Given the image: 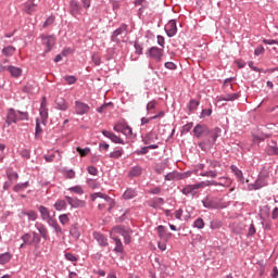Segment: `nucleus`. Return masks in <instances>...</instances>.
<instances>
[{
  "instance_id": "f257e3e1",
  "label": "nucleus",
  "mask_w": 278,
  "mask_h": 278,
  "mask_svg": "<svg viewBox=\"0 0 278 278\" xmlns=\"http://www.w3.org/2000/svg\"><path fill=\"white\" fill-rule=\"evenodd\" d=\"M113 129L114 131L123 134L124 136H126V138H136V134H134V130L127 125L126 122L115 124Z\"/></svg>"
},
{
  "instance_id": "f03ea898",
  "label": "nucleus",
  "mask_w": 278,
  "mask_h": 278,
  "mask_svg": "<svg viewBox=\"0 0 278 278\" xmlns=\"http://www.w3.org/2000/svg\"><path fill=\"white\" fill-rule=\"evenodd\" d=\"M97 199H104L105 203H108V205H109V212H112V207H114V205H116L114 200H112V198H110V195H108L105 193H101V192L92 193L91 201H97Z\"/></svg>"
},
{
  "instance_id": "7ed1b4c3",
  "label": "nucleus",
  "mask_w": 278,
  "mask_h": 278,
  "mask_svg": "<svg viewBox=\"0 0 278 278\" xmlns=\"http://www.w3.org/2000/svg\"><path fill=\"white\" fill-rule=\"evenodd\" d=\"M150 58L152 60H155L156 62H162V59L164 58V49L152 47L148 51Z\"/></svg>"
},
{
  "instance_id": "20e7f679",
  "label": "nucleus",
  "mask_w": 278,
  "mask_h": 278,
  "mask_svg": "<svg viewBox=\"0 0 278 278\" xmlns=\"http://www.w3.org/2000/svg\"><path fill=\"white\" fill-rule=\"evenodd\" d=\"M90 112V105L84 103L81 101H75V113L79 116H84V114H88Z\"/></svg>"
},
{
  "instance_id": "39448f33",
  "label": "nucleus",
  "mask_w": 278,
  "mask_h": 278,
  "mask_svg": "<svg viewBox=\"0 0 278 278\" xmlns=\"http://www.w3.org/2000/svg\"><path fill=\"white\" fill-rule=\"evenodd\" d=\"M203 188V185L201 182L195 184V185H188L187 187H185L181 192L182 194H186L188 197V194H192V197H194L197 194V190H201Z\"/></svg>"
},
{
  "instance_id": "423d86ee",
  "label": "nucleus",
  "mask_w": 278,
  "mask_h": 278,
  "mask_svg": "<svg viewBox=\"0 0 278 278\" xmlns=\"http://www.w3.org/2000/svg\"><path fill=\"white\" fill-rule=\"evenodd\" d=\"M194 136L201 138V136H210V128L206 125L198 124L193 129Z\"/></svg>"
},
{
  "instance_id": "0eeeda50",
  "label": "nucleus",
  "mask_w": 278,
  "mask_h": 278,
  "mask_svg": "<svg viewBox=\"0 0 278 278\" xmlns=\"http://www.w3.org/2000/svg\"><path fill=\"white\" fill-rule=\"evenodd\" d=\"M39 114L41 116L42 125H47V121L49 119V111L47 110V98L42 99Z\"/></svg>"
},
{
  "instance_id": "6e6552de",
  "label": "nucleus",
  "mask_w": 278,
  "mask_h": 278,
  "mask_svg": "<svg viewBox=\"0 0 278 278\" xmlns=\"http://www.w3.org/2000/svg\"><path fill=\"white\" fill-rule=\"evenodd\" d=\"M42 40V45L45 47H47L46 49V53H49V51H51V49H53V47L55 46V37L54 36H42L41 37Z\"/></svg>"
},
{
  "instance_id": "1a4fd4ad",
  "label": "nucleus",
  "mask_w": 278,
  "mask_h": 278,
  "mask_svg": "<svg viewBox=\"0 0 278 278\" xmlns=\"http://www.w3.org/2000/svg\"><path fill=\"white\" fill-rule=\"evenodd\" d=\"M165 31H166L168 38H173V36H176L177 35V22H175V20L169 21L165 25Z\"/></svg>"
},
{
  "instance_id": "9d476101",
  "label": "nucleus",
  "mask_w": 278,
  "mask_h": 278,
  "mask_svg": "<svg viewBox=\"0 0 278 278\" xmlns=\"http://www.w3.org/2000/svg\"><path fill=\"white\" fill-rule=\"evenodd\" d=\"M68 205L71 207L77 208V207H86V201L79 200L77 198H71V197H65Z\"/></svg>"
},
{
  "instance_id": "9b49d317",
  "label": "nucleus",
  "mask_w": 278,
  "mask_h": 278,
  "mask_svg": "<svg viewBox=\"0 0 278 278\" xmlns=\"http://www.w3.org/2000/svg\"><path fill=\"white\" fill-rule=\"evenodd\" d=\"M102 134L105 136V138H109V140L113 141L115 144H125V141L121 137L114 135L112 131L102 130Z\"/></svg>"
},
{
  "instance_id": "f8f14e48",
  "label": "nucleus",
  "mask_w": 278,
  "mask_h": 278,
  "mask_svg": "<svg viewBox=\"0 0 278 278\" xmlns=\"http://www.w3.org/2000/svg\"><path fill=\"white\" fill-rule=\"evenodd\" d=\"M39 213L41 216V219H43L46 223L50 224L53 220V217H51V212L47 206H39Z\"/></svg>"
},
{
  "instance_id": "ddd939ff",
  "label": "nucleus",
  "mask_w": 278,
  "mask_h": 278,
  "mask_svg": "<svg viewBox=\"0 0 278 278\" xmlns=\"http://www.w3.org/2000/svg\"><path fill=\"white\" fill-rule=\"evenodd\" d=\"M7 125H12V123H18V111L10 109L7 115Z\"/></svg>"
},
{
  "instance_id": "4468645a",
  "label": "nucleus",
  "mask_w": 278,
  "mask_h": 278,
  "mask_svg": "<svg viewBox=\"0 0 278 278\" xmlns=\"http://www.w3.org/2000/svg\"><path fill=\"white\" fill-rule=\"evenodd\" d=\"M70 12L72 16H77L78 14H81V7L79 5V2H77V0L70 1Z\"/></svg>"
},
{
  "instance_id": "2eb2a0df",
  "label": "nucleus",
  "mask_w": 278,
  "mask_h": 278,
  "mask_svg": "<svg viewBox=\"0 0 278 278\" xmlns=\"http://www.w3.org/2000/svg\"><path fill=\"white\" fill-rule=\"evenodd\" d=\"M156 231L159 233V238H162V240H168V238L173 236L163 225L157 226Z\"/></svg>"
},
{
  "instance_id": "dca6fc26",
  "label": "nucleus",
  "mask_w": 278,
  "mask_h": 278,
  "mask_svg": "<svg viewBox=\"0 0 278 278\" xmlns=\"http://www.w3.org/2000/svg\"><path fill=\"white\" fill-rule=\"evenodd\" d=\"M204 207H207V210H218V203L216 202L215 199L212 198H205L202 201Z\"/></svg>"
},
{
  "instance_id": "f3484780",
  "label": "nucleus",
  "mask_w": 278,
  "mask_h": 278,
  "mask_svg": "<svg viewBox=\"0 0 278 278\" xmlns=\"http://www.w3.org/2000/svg\"><path fill=\"white\" fill-rule=\"evenodd\" d=\"M122 34H127V25L123 24L112 34V40L113 42H118V36H122Z\"/></svg>"
},
{
  "instance_id": "a211bd4d",
  "label": "nucleus",
  "mask_w": 278,
  "mask_h": 278,
  "mask_svg": "<svg viewBox=\"0 0 278 278\" xmlns=\"http://www.w3.org/2000/svg\"><path fill=\"white\" fill-rule=\"evenodd\" d=\"M93 238L100 247H108V238L101 232H93Z\"/></svg>"
},
{
  "instance_id": "6ab92c4d",
  "label": "nucleus",
  "mask_w": 278,
  "mask_h": 278,
  "mask_svg": "<svg viewBox=\"0 0 278 278\" xmlns=\"http://www.w3.org/2000/svg\"><path fill=\"white\" fill-rule=\"evenodd\" d=\"M240 99V93H227L225 96L217 97V101H236Z\"/></svg>"
},
{
  "instance_id": "aec40b11",
  "label": "nucleus",
  "mask_w": 278,
  "mask_h": 278,
  "mask_svg": "<svg viewBox=\"0 0 278 278\" xmlns=\"http://www.w3.org/2000/svg\"><path fill=\"white\" fill-rule=\"evenodd\" d=\"M36 228L43 240H49V230L43 226V224H36Z\"/></svg>"
},
{
  "instance_id": "412c9836",
  "label": "nucleus",
  "mask_w": 278,
  "mask_h": 278,
  "mask_svg": "<svg viewBox=\"0 0 278 278\" xmlns=\"http://www.w3.org/2000/svg\"><path fill=\"white\" fill-rule=\"evenodd\" d=\"M7 71H9L11 77H21V75H23V70H21L20 67L16 66H8Z\"/></svg>"
},
{
  "instance_id": "4be33fe9",
  "label": "nucleus",
  "mask_w": 278,
  "mask_h": 278,
  "mask_svg": "<svg viewBox=\"0 0 278 278\" xmlns=\"http://www.w3.org/2000/svg\"><path fill=\"white\" fill-rule=\"evenodd\" d=\"M113 240L115 242L114 252L123 253V251H125V249L123 248V241H121V239L118 237H113Z\"/></svg>"
},
{
  "instance_id": "5701e85b",
  "label": "nucleus",
  "mask_w": 278,
  "mask_h": 278,
  "mask_svg": "<svg viewBox=\"0 0 278 278\" xmlns=\"http://www.w3.org/2000/svg\"><path fill=\"white\" fill-rule=\"evenodd\" d=\"M126 231L127 230H125V228H123L121 226L113 227L112 230H111V238L112 239L117 238L116 233H119V236H123L124 232H126Z\"/></svg>"
},
{
  "instance_id": "b1692460",
  "label": "nucleus",
  "mask_w": 278,
  "mask_h": 278,
  "mask_svg": "<svg viewBox=\"0 0 278 278\" xmlns=\"http://www.w3.org/2000/svg\"><path fill=\"white\" fill-rule=\"evenodd\" d=\"M70 235L73 237L74 240H79L81 232H79V227L76 225L72 226L70 229Z\"/></svg>"
},
{
  "instance_id": "393cba45",
  "label": "nucleus",
  "mask_w": 278,
  "mask_h": 278,
  "mask_svg": "<svg viewBox=\"0 0 278 278\" xmlns=\"http://www.w3.org/2000/svg\"><path fill=\"white\" fill-rule=\"evenodd\" d=\"M56 108H58V110H61L62 112H66V110H68V103L64 99H59L56 101Z\"/></svg>"
},
{
  "instance_id": "a878e982",
  "label": "nucleus",
  "mask_w": 278,
  "mask_h": 278,
  "mask_svg": "<svg viewBox=\"0 0 278 278\" xmlns=\"http://www.w3.org/2000/svg\"><path fill=\"white\" fill-rule=\"evenodd\" d=\"M142 175V167L135 166L129 172V177H140Z\"/></svg>"
},
{
  "instance_id": "bb28decb",
  "label": "nucleus",
  "mask_w": 278,
  "mask_h": 278,
  "mask_svg": "<svg viewBox=\"0 0 278 278\" xmlns=\"http://www.w3.org/2000/svg\"><path fill=\"white\" fill-rule=\"evenodd\" d=\"M15 51H16V48H14L13 46H9V47L3 48L2 53L7 58H10V56L14 55Z\"/></svg>"
},
{
  "instance_id": "cd10ccee",
  "label": "nucleus",
  "mask_w": 278,
  "mask_h": 278,
  "mask_svg": "<svg viewBox=\"0 0 278 278\" xmlns=\"http://www.w3.org/2000/svg\"><path fill=\"white\" fill-rule=\"evenodd\" d=\"M48 225L54 228L55 233H64L62 227L60 226V224H58V220L52 219Z\"/></svg>"
},
{
  "instance_id": "c85d7f7f",
  "label": "nucleus",
  "mask_w": 278,
  "mask_h": 278,
  "mask_svg": "<svg viewBox=\"0 0 278 278\" xmlns=\"http://www.w3.org/2000/svg\"><path fill=\"white\" fill-rule=\"evenodd\" d=\"M54 208L56 212H62V210H66V201L59 200L54 203Z\"/></svg>"
},
{
  "instance_id": "c756f323",
  "label": "nucleus",
  "mask_w": 278,
  "mask_h": 278,
  "mask_svg": "<svg viewBox=\"0 0 278 278\" xmlns=\"http://www.w3.org/2000/svg\"><path fill=\"white\" fill-rule=\"evenodd\" d=\"M26 188H29V182L26 181V182H23V184H17L13 190L14 192H23V190H26Z\"/></svg>"
},
{
  "instance_id": "7c9ffc66",
  "label": "nucleus",
  "mask_w": 278,
  "mask_h": 278,
  "mask_svg": "<svg viewBox=\"0 0 278 278\" xmlns=\"http://www.w3.org/2000/svg\"><path fill=\"white\" fill-rule=\"evenodd\" d=\"M208 136H211L212 143L214 144V142H216V139L218 138V136H220V128H215L212 131L210 130Z\"/></svg>"
},
{
  "instance_id": "2f4dec72",
  "label": "nucleus",
  "mask_w": 278,
  "mask_h": 278,
  "mask_svg": "<svg viewBox=\"0 0 278 278\" xmlns=\"http://www.w3.org/2000/svg\"><path fill=\"white\" fill-rule=\"evenodd\" d=\"M201 177H210L211 179H216L218 177V172L216 170H207L205 173L200 174Z\"/></svg>"
},
{
  "instance_id": "473e14b6",
  "label": "nucleus",
  "mask_w": 278,
  "mask_h": 278,
  "mask_svg": "<svg viewBox=\"0 0 278 278\" xmlns=\"http://www.w3.org/2000/svg\"><path fill=\"white\" fill-rule=\"evenodd\" d=\"M23 215L27 216L28 220H36L38 218V213H36V211L23 212Z\"/></svg>"
},
{
  "instance_id": "72a5a7b5",
  "label": "nucleus",
  "mask_w": 278,
  "mask_h": 278,
  "mask_svg": "<svg viewBox=\"0 0 278 278\" xmlns=\"http://www.w3.org/2000/svg\"><path fill=\"white\" fill-rule=\"evenodd\" d=\"M24 12H26V14H31L33 12H36V3L24 4Z\"/></svg>"
},
{
  "instance_id": "f704fd0d",
  "label": "nucleus",
  "mask_w": 278,
  "mask_h": 278,
  "mask_svg": "<svg viewBox=\"0 0 278 278\" xmlns=\"http://www.w3.org/2000/svg\"><path fill=\"white\" fill-rule=\"evenodd\" d=\"M10 260H12V255L10 253H3L0 255V264H8V262H10Z\"/></svg>"
},
{
  "instance_id": "c9c22d12",
  "label": "nucleus",
  "mask_w": 278,
  "mask_h": 278,
  "mask_svg": "<svg viewBox=\"0 0 278 278\" xmlns=\"http://www.w3.org/2000/svg\"><path fill=\"white\" fill-rule=\"evenodd\" d=\"M124 238L125 244H131V230L127 229L124 235H122Z\"/></svg>"
},
{
  "instance_id": "e433bc0d",
  "label": "nucleus",
  "mask_w": 278,
  "mask_h": 278,
  "mask_svg": "<svg viewBox=\"0 0 278 278\" xmlns=\"http://www.w3.org/2000/svg\"><path fill=\"white\" fill-rule=\"evenodd\" d=\"M154 170L159 175H162V173H164V170H166V163H159V164H156Z\"/></svg>"
},
{
  "instance_id": "4c0bfd02",
  "label": "nucleus",
  "mask_w": 278,
  "mask_h": 278,
  "mask_svg": "<svg viewBox=\"0 0 278 278\" xmlns=\"http://www.w3.org/2000/svg\"><path fill=\"white\" fill-rule=\"evenodd\" d=\"M68 216H71V214H62L59 216V220L61 223V225H68L71 218H68Z\"/></svg>"
},
{
  "instance_id": "58836bf2",
  "label": "nucleus",
  "mask_w": 278,
  "mask_h": 278,
  "mask_svg": "<svg viewBox=\"0 0 278 278\" xmlns=\"http://www.w3.org/2000/svg\"><path fill=\"white\" fill-rule=\"evenodd\" d=\"M219 186H223L224 188H229V186H231V179L227 178V177H222L219 178Z\"/></svg>"
},
{
  "instance_id": "ea45409f",
  "label": "nucleus",
  "mask_w": 278,
  "mask_h": 278,
  "mask_svg": "<svg viewBox=\"0 0 278 278\" xmlns=\"http://www.w3.org/2000/svg\"><path fill=\"white\" fill-rule=\"evenodd\" d=\"M76 151L77 153H79L80 157H86V155H89L90 153V148H85V149H81V148H76Z\"/></svg>"
},
{
  "instance_id": "a19ab883",
  "label": "nucleus",
  "mask_w": 278,
  "mask_h": 278,
  "mask_svg": "<svg viewBox=\"0 0 278 278\" xmlns=\"http://www.w3.org/2000/svg\"><path fill=\"white\" fill-rule=\"evenodd\" d=\"M17 121H29V113L17 111Z\"/></svg>"
},
{
  "instance_id": "79ce46f5",
  "label": "nucleus",
  "mask_w": 278,
  "mask_h": 278,
  "mask_svg": "<svg viewBox=\"0 0 278 278\" xmlns=\"http://www.w3.org/2000/svg\"><path fill=\"white\" fill-rule=\"evenodd\" d=\"M134 197H136V190L134 189H128L124 192V199H134Z\"/></svg>"
},
{
  "instance_id": "37998d69",
  "label": "nucleus",
  "mask_w": 278,
  "mask_h": 278,
  "mask_svg": "<svg viewBox=\"0 0 278 278\" xmlns=\"http://www.w3.org/2000/svg\"><path fill=\"white\" fill-rule=\"evenodd\" d=\"M220 182L215 181V180H206V181H201L202 188H207L210 186H220Z\"/></svg>"
},
{
  "instance_id": "c03bdc74",
  "label": "nucleus",
  "mask_w": 278,
  "mask_h": 278,
  "mask_svg": "<svg viewBox=\"0 0 278 278\" xmlns=\"http://www.w3.org/2000/svg\"><path fill=\"white\" fill-rule=\"evenodd\" d=\"M22 240L24 244H34L33 237L29 233H25L24 236H22Z\"/></svg>"
},
{
  "instance_id": "a18cd8bd",
  "label": "nucleus",
  "mask_w": 278,
  "mask_h": 278,
  "mask_svg": "<svg viewBox=\"0 0 278 278\" xmlns=\"http://www.w3.org/2000/svg\"><path fill=\"white\" fill-rule=\"evenodd\" d=\"M68 190L70 192H74L75 194H84V188L81 186H74Z\"/></svg>"
},
{
  "instance_id": "49530a36",
  "label": "nucleus",
  "mask_w": 278,
  "mask_h": 278,
  "mask_svg": "<svg viewBox=\"0 0 278 278\" xmlns=\"http://www.w3.org/2000/svg\"><path fill=\"white\" fill-rule=\"evenodd\" d=\"M199 108V101L197 100H190L188 109L190 110V112H194V110H197Z\"/></svg>"
},
{
  "instance_id": "de8ad7c7",
  "label": "nucleus",
  "mask_w": 278,
  "mask_h": 278,
  "mask_svg": "<svg viewBox=\"0 0 278 278\" xmlns=\"http://www.w3.org/2000/svg\"><path fill=\"white\" fill-rule=\"evenodd\" d=\"M194 227L197 229H203V227H205V222H203V218L195 219Z\"/></svg>"
},
{
  "instance_id": "09e8293b",
  "label": "nucleus",
  "mask_w": 278,
  "mask_h": 278,
  "mask_svg": "<svg viewBox=\"0 0 278 278\" xmlns=\"http://www.w3.org/2000/svg\"><path fill=\"white\" fill-rule=\"evenodd\" d=\"M157 106V101L152 100L147 104V112H151V110H155Z\"/></svg>"
},
{
  "instance_id": "8fccbe9b",
  "label": "nucleus",
  "mask_w": 278,
  "mask_h": 278,
  "mask_svg": "<svg viewBox=\"0 0 278 278\" xmlns=\"http://www.w3.org/2000/svg\"><path fill=\"white\" fill-rule=\"evenodd\" d=\"M53 23H55V16L51 15L43 23V27H49V25H53Z\"/></svg>"
},
{
  "instance_id": "3c124183",
  "label": "nucleus",
  "mask_w": 278,
  "mask_h": 278,
  "mask_svg": "<svg viewBox=\"0 0 278 278\" xmlns=\"http://www.w3.org/2000/svg\"><path fill=\"white\" fill-rule=\"evenodd\" d=\"M122 155H123V150H116L110 154V157H113L114 160H118V157H121Z\"/></svg>"
},
{
  "instance_id": "603ef678",
  "label": "nucleus",
  "mask_w": 278,
  "mask_h": 278,
  "mask_svg": "<svg viewBox=\"0 0 278 278\" xmlns=\"http://www.w3.org/2000/svg\"><path fill=\"white\" fill-rule=\"evenodd\" d=\"M9 181H16L18 179V174L15 172L8 173Z\"/></svg>"
},
{
  "instance_id": "864d4df0",
  "label": "nucleus",
  "mask_w": 278,
  "mask_h": 278,
  "mask_svg": "<svg viewBox=\"0 0 278 278\" xmlns=\"http://www.w3.org/2000/svg\"><path fill=\"white\" fill-rule=\"evenodd\" d=\"M231 170L232 173H235L236 177H238V179H242V170L238 169V167L236 166H231Z\"/></svg>"
},
{
  "instance_id": "5fc2aeb1",
  "label": "nucleus",
  "mask_w": 278,
  "mask_h": 278,
  "mask_svg": "<svg viewBox=\"0 0 278 278\" xmlns=\"http://www.w3.org/2000/svg\"><path fill=\"white\" fill-rule=\"evenodd\" d=\"M165 68H168V71H177V64H175L174 62H166Z\"/></svg>"
},
{
  "instance_id": "6e6d98bb",
  "label": "nucleus",
  "mask_w": 278,
  "mask_h": 278,
  "mask_svg": "<svg viewBox=\"0 0 278 278\" xmlns=\"http://www.w3.org/2000/svg\"><path fill=\"white\" fill-rule=\"evenodd\" d=\"M34 85L31 84H27L24 88H23V92H27L28 94L34 92Z\"/></svg>"
},
{
  "instance_id": "4d7b16f0",
  "label": "nucleus",
  "mask_w": 278,
  "mask_h": 278,
  "mask_svg": "<svg viewBox=\"0 0 278 278\" xmlns=\"http://www.w3.org/2000/svg\"><path fill=\"white\" fill-rule=\"evenodd\" d=\"M92 62L96 66H99V64H101V56H99V54H93Z\"/></svg>"
},
{
  "instance_id": "13d9d810",
  "label": "nucleus",
  "mask_w": 278,
  "mask_h": 278,
  "mask_svg": "<svg viewBox=\"0 0 278 278\" xmlns=\"http://www.w3.org/2000/svg\"><path fill=\"white\" fill-rule=\"evenodd\" d=\"M65 257L68 260V262H77V256H75L73 253H66Z\"/></svg>"
},
{
  "instance_id": "bf43d9fd",
  "label": "nucleus",
  "mask_w": 278,
  "mask_h": 278,
  "mask_svg": "<svg viewBox=\"0 0 278 278\" xmlns=\"http://www.w3.org/2000/svg\"><path fill=\"white\" fill-rule=\"evenodd\" d=\"M65 81L68 85H73V84H75V81H77V78L75 76H65Z\"/></svg>"
},
{
  "instance_id": "052dcab7",
  "label": "nucleus",
  "mask_w": 278,
  "mask_h": 278,
  "mask_svg": "<svg viewBox=\"0 0 278 278\" xmlns=\"http://www.w3.org/2000/svg\"><path fill=\"white\" fill-rule=\"evenodd\" d=\"M33 244H40V236L37 232H33Z\"/></svg>"
},
{
  "instance_id": "680f3d73",
  "label": "nucleus",
  "mask_w": 278,
  "mask_h": 278,
  "mask_svg": "<svg viewBox=\"0 0 278 278\" xmlns=\"http://www.w3.org/2000/svg\"><path fill=\"white\" fill-rule=\"evenodd\" d=\"M88 173H89V175L97 176L98 173H99V170H98L97 167H94V166H89V167H88Z\"/></svg>"
},
{
  "instance_id": "e2e57ef3",
  "label": "nucleus",
  "mask_w": 278,
  "mask_h": 278,
  "mask_svg": "<svg viewBox=\"0 0 278 278\" xmlns=\"http://www.w3.org/2000/svg\"><path fill=\"white\" fill-rule=\"evenodd\" d=\"M205 116H212V109L203 110L201 113V118H205Z\"/></svg>"
},
{
  "instance_id": "0e129e2a",
  "label": "nucleus",
  "mask_w": 278,
  "mask_h": 278,
  "mask_svg": "<svg viewBox=\"0 0 278 278\" xmlns=\"http://www.w3.org/2000/svg\"><path fill=\"white\" fill-rule=\"evenodd\" d=\"M265 49H264V46H258L255 51H254V54L255 55H262L264 53Z\"/></svg>"
},
{
  "instance_id": "69168bd1",
  "label": "nucleus",
  "mask_w": 278,
  "mask_h": 278,
  "mask_svg": "<svg viewBox=\"0 0 278 278\" xmlns=\"http://www.w3.org/2000/svg\"><path fill=\"white\" fill-rule=\"evenodd\" d=\"M21 155H22V157H25L26 160H29V157H31V155L29 154V150H27V149L22 150Z\"/></svg>"
},
{
  "instance_id": "338daca9",
  "label": "nucleus",
  "mask_w": 278,
  "mask_h": 278,
  "mask_svg": "<svg viewBox=\"0 0 278 278\" xmlns=\"http://www.w3.org/2000/svg\"><path fill=\"white\" fill-rule=\"evenodd\" d=\"M66 179H75V170L71 169L65 174Z\"/></svg>"
},
{
  "instance_id": "774afa93",
  "label": "nucleus",
  "mask_w": 278,
  "mask_h": 278,
  "mask_svg": "<svg viewBox=\"0 0 278 278\" xmlns=\"http://www.w3.org/2000/svg\"><path fill=\"white\" fill-rule=\"evenodd\" d=\"M219 227H223V224L220 222H212L211 223V228L219 229Z\"/></svg>"
}]
</instances>
